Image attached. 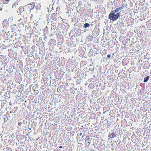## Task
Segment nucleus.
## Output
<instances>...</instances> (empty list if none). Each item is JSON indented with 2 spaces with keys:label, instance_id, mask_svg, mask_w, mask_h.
<instances>
[{
  "label": "nucleus",
  "instance_id": "obj_14",
  "mask_svg": "<svg viewBox=\"0 0 151 151\" xmlns=\"http://www.w3.org/2000/svg\"><path fill=\"white\" fill-rule=\"evenodd\" d=\"M59 148H62V146H59Z\"/></svg>",
  "mask_w": 151,
  "mask_h": 151
},
{
  "label": "nucleus",
  "instance_id": "obj_8",
  "mask_svg": "<svg viewBox=\"0 0 151 151\" xmlns=\"http://www.w3.org/2000/svg\"><path fill=\"white\" fill-rule=\"evenodd\" d=\"M90 26V24L88 23H85L84 25V27L86 28L89 27Z\"/></svg>",
  "mask_w": 151,
  "mask_h": 151
},
{
  "label": "nucleus",
  "instance_id": "obj_10",
  "mask_svg": "<svg viewBox=\"0 0 151 151\" xmlns=\"http://www.w3.org/2000/svg\"><path fill=\"white\" fill-rule=\"evenodd\" d=\"M124 6L122 5L121 7L119 8H120V9L121 10V9H123L124 8Z\"/></svg>",
  "mask_w": 151,
  "mask_h": 151
},
{
  "label": "nucleus",
  "instance_id": "obj_4",
  "mask_svg": "<svg viewBox=\"0 0 151 151\" xmlns=\"http://www.w3.org/2000/svg\"><path fill=\"white\" fill-rule=\"evenodd\" d=\"M19 6V5L17 3H14L12 6V7L14 9H16L17 8H18Z\"/></svg>",
  "mask_w": 151,
  "mask_h": 151
},
{
  "label": "nucleus",
  "instance_id": "obj_7",
  "mask_svg": "<svg viewBox=\"0 0 151 151\" xmlns=\"http://www.w3.org/2000/svg\"><path fill=\"white\" fill-rule=\"evenodd\" d=\"M120 10V8H117L115 10H114L112 11V12H113L114 13H116L117 12H118Z\"/></svg>",
  "mask_w": 151,
  "mask_h": 151
},
{
  "label": "nucleus",
  "instance_id": "obj_13",
  "mask_svg": "<svg viewBox=\"0 0 151 151\" xmlns=\"http://www.w3.org/2000/svg\"><path fill=\"white\" fill-rule=\"evenodd\" d=\"M2 8L0 7V10H2Z\"/></svg>",
  "mask_w": 151,
  "mask_h": 151
},
{
  "label": "nucleus",
  "instance_id": "obj_11",
  "mask_svg": "<svg viewBox=\"0 0 151 151\" xmlns=\"http://www.w3.org/2000/svg\"><path fill=\"white\" fill-rule=\"evenodd\" d=\"M107 56L108 58H109L111 57V56L110 55L108 54L107 55Z\"/></svg>",
  "mask_w": 151,
  "mask_h": 151
},
{
  "label": "nucleus",
  "instance_id": "obj_3",
  "mask_svg": "<svg viewBox=\"0 0 151 151\" xmlns=\"http://www.w3.org/2000/svg\"><path fill=\"white\" fill-rule=\"evenodd\" d=\"M59 14L57 13H55L52 14L51 18L52 20L55 21L59 18Z\"/></svg>",
  "mask_w": 151,
  "mask_h": 151
},
{
  "label": "nucleus",
  "instance_id": "obj_5",
  "mask_svg": "<svg viewBox=\"0 0 151 151\" xmlns=\"http://www.w3.org/2000/svg\"><path fill=\"white\" fill-rule=\"evenodd\" d=\"M116 136V135L114 133L112 132L111 134H109L108 136L109 137L111 138H113L114 137Z\"/></svg>",
  "mask_w": 151,
  "mask_h": 151
},
{
  "label": "nucleus",
  "instance_id": "obj_9",
  "mask_svg": "<svg viewBox=\"0 0 151 151\" xmlns=\"http://www.w3.org/2000/svg\"><path fill=\"white\" fill-rule=\"evenodd\" d=\"M10 0H3V2H2L4 4H7L8 3Z\"/></svg>",
  "mask_w": 151,
  "mask_h": 151
},
{
  "label": "nucleus",
  "instance_id": "obj_6",
  "mask_svg": "<svg viewBox=\"0 0 151 151\" xmlns=\"http://www.w3.org/2000/svg\"><path fill=\"white\" fill-rule=\"evenodd\" d=\"M149 79V76H148L146 77H145V78H144V82H146L148 81V80Z\"/></svg>",
  "mask_w": 151,
  "mask_h": 151
},
{
  "label": "nucleus",
  "instance_id": "obj_2",
  "mask_svg": "<svg viewBox=\"0 0 151 151\" xmlns=\"http://www.w3.org/2000/svg\"><path fill=\"white\" fill-rule=\"evenodd\" d=\"M29 5H25L23 7L21 6L19 8V13L23 12L24 11H27L28 10L30 11L31 9Z\"/></svg>",
  "mask_w": 151,
  "mask_h": 151
},
{
  "label": "nucleus",
  "instance_id": "obj_15",
  "mask_svg": "<svg viewBox=\"0 0 151 151\" xmlns=\"http://www.w3.org/2000/svg\"><path fill=\"white\" fill-rule=\"evenodd\" d=\"M124 59L122 61V63H123L124 62Z\"/></svg>",
  "mask_w": 151,
  "mask_h": 151
},
{
  "label": "nucleus",
  "instance_id": "obj_12",
  "mask_svg": "<svg viewBox=\"0 0 151 151\" xmlns=\"http://www.w3.org/2000/svg\"><path fill=\"white\" fill-rule=\"evenodd\" d=\"M22 124V122H20L18 123V125L19 126H20Z\"/></svg>",
  "mask_w": 151,
  "mask_h": 151
},
{
  "label": "nucleus",
  "instance_id": "obj_16",
  "mask_svg": "<svg viewBox=\"0 0 151 151\" xmlns=\"http://www.w3.org/2000/svg\"><path fill=\"white\" fill-rule=\"evenodd\" d=\"M34 6H33L32 8H31L32 9L34 8Z\"/></svg>",
  "mask_w": 151,
  "mask_h": 151
},
{
  "label": "nucleus",
  "instance_id": "obj_1",
  "mask_svg": "<svg viewBox=\"0 0 151 151\" xmlns=\"http://www.w3.org/2000/svg\"><path fill=\"white\" fill-rule=\"evenodd\" d=\"M115 13L112 12L110 13L109 15V18L110 19L114 21L116 20L120 17V12L117 13L116 15L115 14Z\"/></svg>",
  "mask_w": 151,
  "mask_h": 151
}]
</instances>
